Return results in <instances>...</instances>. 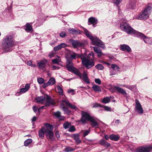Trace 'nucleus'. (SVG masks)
<instances>
[{"label":"nucleus","instance_id":"obj_1","mask_svg":"<svg viewBox=\"0 0 152 152\" xmlns=\"http://www.w3.org/2000/svg\"><path fill=\"white\" fill-rule=\"evenodd\" d=\"M85 34L92 42L93 45L99 46L103 49L105 47L104 43L97 37L91 35L90 32L86 29H84Z\"/></svg>","mask_w":152,"mask_h":152},{"label":"nucleus","instance_id":"obj_2","mask_svg":"<svg viewBox=\"0 0 152 152\" xmlns=\"http://www.w3.org/2000/svg\"><path fill=\"white\" fill-rule=\"evenodd\" d=\"M14 45L13 39L12 36H7L4 38L3 41L2 47L3 49L6 51L9 52L11 51V48Z\"/></svg>","mask_w":152,"mask_h":152},{"label":"nucleus","instance_id":"obj_3","mask_svg":"<svg viewBox=\"0 0 152 152\" xmlns=\"http://www.w3.org/2000/svg\"><path fill=\"white\" fill-rule=\"evenodd\" d=\"M152 7L149 5L147 6L143 10L139 15L136 18V19L140 20H146L148 18L151 13Z\"/></svg>","mask_w":152,"mask_h":152},{"label":"nucleus","instance_id":"obj_4","mask_svg":"<svg viewBox=\"0 0 152 152\" xmlns=\"http://www.w3.org/2000/svg\"><path fill=\"white\" fill-rule=\"evenodd\" d=\"M81 59L83 66L87 69H90L94 65L95 61L93 58L82 57H81Z\"/></svg>","mask_w":152,"mask_h":152},{"label":"nucleus","instance_id":"obj_5","mask_svg":"<svg viewBox=\"0 0 152 152\" xmlns=\"http://www.w3.org/2000/svg\"><path fill=\"white\" fill-rule=\"evenodd\" d=\"M45 127V134L48 139L52 140L53 138L54 134L53 132V127L50 124L45 123L44 124Z\"/></svg>","mask_w":152,"mask_h":152},{"label":"nucleus","instance_id":"obj_6","mask_svg":"<svg viewBox=\"0 0 152 152\" xmlns=\"http://www.w3.org/2000/svg\"><path fill=\"white\" fill-rule=\"evenodd\" d=\"M120 27L122 30L129 34H132L135 31V30L132 28L129 24L125 22L121 23L120 24Z\"/></svg>","mask_w":152,"mask_h":152},{"label":"nucleus","instance_id":"obj_7","mask_svg":"<svg viewBox=\"0 0 152 152\" xmlns=\"http://www.w3.org/2000/svg\"><path fill=\"white\" fill-rule=\"evenodd\" d=\"M81 121L83 124L85 123L86 121H89L92 117L88 113L83 111H81Z\"/></svg>","mask_w":152,"mask_h":152},{"label":"nucleus","instance_id":"obj_8","mask_svg":"<svg viewBox=\"0 0 152 152\" xmlns=\"http://www.w3.org/2000/svg\"><path fill=\"white\" fill-rule=\"evenodd\" d=\"M69 42L75 48L80 47H83L85 45V44L84 43L80 42L78 41L70 39L69 40Z\"/></svg>","mask_w":152,"mask_h":152},{"label":"nucleus","instance_id":"obj_9","mask_svg":"<svg viewBox=\"0 0 152 152\" xmlns=\"http://www.w3.org/2000/svg\"><path fill=\"white\" fill-rule=\"evenodd\" d=\"M66 64V68L67 70L72 72L75 68L73 66L72 60L70 58L67 59Z\"/></svg>","mask_w":152,"mask_h":152},{"label":"nucleus","instance_id":"obj_10","mask_svg":"<svg viewBox=\"0 0 152 152\" xmlns=\"http://www.w3.org/2000/svg\"><path fill=\"white\" fill-rule=\"evenodd\" d=\"M53 100L48 95H45V102L44 103L46 106H49L50 105H53L55 104Z\"/></svg>","mask_w":152,"mask_h":152},{"label":"nucleus","instance_id":"obj_11","mask_svg":"<svg viewBox=\"0 0 152 152\" xmlns=\"http://www.w3.org/2000/svg\"><path fill=\"white\" fill-rule=\"evenodd\" d=\"M151 149V148L150 147L141 146L137 149L136 152H150Z\"/></svg>","mask_w":152,"mask_h":152},{"label":"nucleus","instance_id":"obj_12","mask_svg":"<svg viewBox=\"0 0 152 152\" xmlns=\"http://www.w3.org/2000/svg\"><path fill=\"white\" fill-rule=\"evenodd\" d=\"M135 109L138 113L140 114H142L143 112L142 107L140 102L137 100H136Z\"/></svg>","mask_w":152,"mask_h":152},{"label":"nucleus","instance_id":"obj_13","mask_svg":"<svg viewBox=\"0 0 152 152\" xmlns=\"http://www.w3.org/2000/svg\"><path fill=\"white\" fill-rule=\"evenodd\" d=\"M63 103H65L67 106L69 107L71 109H75V110L77 109L75 106L72 105L67 100L64 99L61 100V104H62Z\"/></svg>","mask_w":152,"mask_h":152},{"label":"nucleus","instance_id":"obj_14","mask_svg":"<svg viewBox=\"0 0 152 152\" xmlns=\"http://www.w3.org/2000/svg\"><path fill=\"white\" fill-rule=\"evenodd\" d=\"M121 50L124 51H127L128 52L131 51V49L130 47L126 44L121 45L120 46Z\"/></svg>","mask_w":152,"mask_h":152},{"label":"nucleus","instance_id":"obj_15","mask_svg":"<svg viewBox=\"0 0 152 152\" xmlns=\"http://www.w3.org/2000/svg\"><path fill=\"white\" fill-rule=\"evenodd\" d=\"M69 54L70 56V58H67V59L68 58H70L72 60V59H75L78 58H81V57H83L81 55L73 52H70Z\"/></svg>","mask_w":152,"mask_h":152},{"label":"nucleus","instance_id":"obj_16","mask_svg":"<svg viewBox=\"0 0 152 152\" xmlns=\"http://www.w3.org/2000/svg\"><path fill=\"white\" fill-rule=\"evenodd\" d=\"M45 95L37 97L36 98V102L39 103L44 104L45 102Z\"/></svg>","mask_w":152,"mask_h":152},{"label":"nucleus","instance_id":"obj_17","mask_svg":"<svg viewBox=\"0 0 152 152\" xmlns=\"http://www.w3.org/2000/svg\"><path fill=\"white\" fill-rule=\"evenodd\" d=\"M47 62V60L46 59L41 60L37 62V65L39 68L41 69L44 68Z\"/></svg>","mask_w":152,"mask_h":152},{"label":"nucleus","instance_id":"obj_18","mask_svg":"<svg viewBox=\"0 0 152 152\" xmlns=\"http://www.w3.org/2000/svg\"><path fill=\"white\" fill-rule=\"evenodd\" d=\"M91 122V125L93 127H95L96 128H98L99 124L93 117L91 118L89 121Z\"/></svg>","mask_w":152,"mask_h":152},{"label":"nucleus","instance_id":"obj_19","mask_svg":"<svg viewBox=\"0 0 152 152\" xmlns=\"http://www.w3.org/2000/svg\"><path fill=\"white\" fill-rule=\"evenodd\" d=\"M93 48L94 51L97 54L98 57H100L104 55L99 48L95 46L93 47Z\"/></svg>","mask_w":152,"mask_h":152},{"label":"nucleus","instance_id":"obj_20","mask_svg":"<svg viewBox=\"0 0 152 152\" xmlns=\"http://www.w3.org/2000/svg\"><path fill=\"white\" fill-rule=\"evenodd\" d=\"M67 46L66 44L64 43H61L54 48V50L55 51H57Z\"/></svg>","mask_w":152,"mask_h":152},{"label":"nucleus","instance_id":"obj_21","mask_svg":"<svg viewBox=\"0 0 152 152\" xmlns=\"http://www.w3.org/2000/svg\"><path fill=\"white\" fill-rule=\"evenodd\" d=\"M114 88L118 92L121 93L123 95H125V96H126L127 95V93L123 89L117 86H114Z\"/></svg>","mask_w":152,"mask_h":152},{"label":"nucleus","instance_id":"obj_22","mask_svg":"<svg viewBox=\"0 0 152 152\" xmlns=\"http://www.w3.org/2000/svg\"><path fill=\"white\" fill-rule=\"evenodd\" d=\"M45 127H42L39 131V136L41 139H43L44 137V133H45Z\"/></svg>","mask_w":152,"mask_h":152},{"label":"nucleus","instance_id":"obj_23","mask_svg":"<svg viewBox=\"0 0 152 152\" xmlns=\"http://www.w3.org/2000/svg\"><path fill=\"white\" fill-rule=\"evenodd\" d=\"M83 80L87 84H89L90 83V82L89 80L87 74L86 72L84 71L83 74Z\"/></svg>","mask_w":152,"mask_h":152},{"label":"nucleus","instance_id":"obj_24","mask_svg":"<svg viewBox=\"0 0 152 152\" xmlns=\"http://www.w3.org/2000/svg\"><path fill=\"white\" fill-rule=\"evenodd\" d=\"M132 34H135L137 37L140 38L142 39H143L145 36L143 34L138 32L135 30L134 32Z\"/></svg>","mask_w":152,"mask_h":152},{"label":"nucleus","instance_id":"obj_25","mask_svg":"<svg viewBox=\"0 0 152 152\" xmlns=\"http://www.w3.org/2000/svg\"><path fill=\"white\" fill-rule=\"evenodd\" d=\"M32 23H26L25 29L27 32H29L32 30V26L30 24H32Z\"/></svg>","mask_w":152,"mask_h":152},{"label":"nucleus","instance_id":"obj_26","mask_svg":"<svg viewBox=\"0 0 152 152\" xmlns=\"http://www.w3.org/2000/svg\"><path fill=\"white\" fill-rule=\"evenodd\" d=\"M88 22L91 24H96L97 23V20L94 17H91L88 19ZM93 26H94V25Z\"/></svg>","mask_w":152,"mask_h":152},{"label":"nucleus","instance_id":"obj_27","mask_svg":"<svg viewBox=\"0 0 152 152\" xmlns=\"http://www.w3.org/2000/svg\"><path fill=\"white\" fill-rule=\"evenodd\" d=\"M99 144L104 147H108L110 146V144L103 140H100Z\"/></svg>","mask_w":152,"mask_h":152},{"label":"nucleus","instance_id":"obj_28","mask_svg":"<svg viewBox=\"0 0 152 152\" xmlns=\"http://www.w3.org/2000/svg\"><path fill=\"white\" fill-rule=\"evenodd\" d=\"M92 88L96 92H102L101 89L99 86L95 84L93 86Z\"/></svg>","mask_w":152,"mask_h":152},{"label":"nucleus","instance_id":"obj_29","mask_svg":"<svg viewBox=\"0 0 152 152\" xmlns=\"http://www.w3.org/2000/svg\"><path fill=\"white\" fill-rule=\"evenodd\" d=\"M72 72L75 74L77 76H78L80 79L82 78V76L80 72L77 69L75 68Z\"/></svg>","mask_w":152,"mask_h":152},{"label":"nucleus","instance_id":"obj_30","mask_svg":"<svg viewBox=\"0 0 152 152\" xmlns=\"http://www.w3.org/2000/svg\"><path fill=\"white\" fill-rule=\"evenodd\" d=\"M144 42L148 44H152V40L148 37H145L143 39Z\"/></svg>","mask_w":152,"mask_h":152},{"label":"nucleus","instance_id":"obj_31","mask_svg":"<svg viewBox=\"0 0 152 152\" xmlns=\"http://www.w3.org/2000/svg\"><path fill=\"white\" fill-rule=\"evenodd\" d=\"M63 103L62 104H61V107H62L64 111L67 114H69L70 113L71 111L68 109L64 105Z\"/></svg>","mask_w":152,"mask_h":152},{"label":"nucleus","instance_id":"obj_32","mask_svg":"<svg viewBox=\"0 0 152 152\" xmlns=\"http://www.w3.org/2000/svg\"><path fill=\"white\" fill-rule=\"evenodd\" d=\"M110 139L111 140L117 141L119 139V137L117 136L114 134H111L110 136Z\"/></svg>","mask_w":152,"mask_h":152},{"label":"nucleus","instance_id":"obj_33","mask_svg":"<svg viewBox=\"0 0 152 152\" xmlns=\"http://www.w3.org/2000/svg\"><path fill=\"white\" fill-rule=\"evenodd\" d=\"M55 82V80L53 77L50 78L48 82V84H49V86H51L53 85Z\"/></svg>","mask_w":152,"mask_h":152},{"label":"nucleus","instance_id":"obj_34","mask_svg":"<svg viewBox=\"0 0 152 152\" xmlns=\"http://www.w3.org/2000/svg\"><path fill=\"white\" fill-rule=\"evenodd\" d=\"M75 149L71 147L66 146L64 148V151L66 152H69L74 151Z\"/></svg>","mask_w":152,"mask_h":152},{"label":"nucleus","instance_id":"obj_35","mask_svg":"<svg viewBox=\"0 0 152 152\" xmlns=\"http://www.w3.org/2000/svg\"><path fill=\"white\" fill-rule=\"evenodd\" d=\"M110 97H106L103 98L102 100V102L105 104L109 103L110 102Z\"/></svg>","mask_w":152,"mask_h":152},{"label":"nucleus","instance_id":"obj_36","mask_svg":"<svg viewBox=\"0 0 152 152\" xmlns=\"http://www.w3.org/2000/svg\"><path fill=\"white\" fill-rule=\"evenodd\" d=\"M60 61V57L58 56L57 58L53 59L52 61V62L54 64H58V63Z\"/></svg>","mask_w":152,"mask_h":152},{"label":"nucleus","instance_id":"obj_37","mask_svg":"<svg viewBox=\"0 0 152 152\" xmlns=\"http://www.w3.org/2000/svg\"><path fill=\"white\" fill-rule=\"evenodd\" d=\"M71 125V123L70 122H66L64 124L63 127L65 129H66L70 127Z\"/></svg>","mask_w":152,"mask_h":152},{"label":"nucleus","instance_id":"obj_38","mask_svg":"<svg viewBox=\"0 0 152 152\" xmlns=\"http://www.w3.org/2000/svg\"><path fill=\"white\" fill-rule=\"evenodd\" d=\"M32 142V140L31 139H28L26 140L24 142V145L27 146L30 144Z\"/></svg>","mask_w":152,"mask_h":152},{"label":"nucleus","instance_id":"obj_39","mask_svg":"<svg viewBox=\"0 0 152 152\" xmlns=\"http://www.w3.org/2000/svg\"><path fill=\"white\" fill-rule=\"evenodd\" d=\"M69 32L70 33L72 34H77L78 32V31L77 30L73 28L69 29Z\"/></svg>","mask_w":152,"mask_h":152},{"label":"nucleus","instance_id":"obj_40","mask_svg":"<svg viewBox=\"0 0 152 152\" xmlns=\"http://www.w3.org/2000/svg\"><path fill=\"white\" fill-rule=\"evenodd\" d=\"M111 2H112L116 5H118L121 2L122 0H109Z\"/></svg>","mask_w":152,"mask_h":152},{"label":"nucleus","instance_id":"obj_41","mask_svg":"<svg viewBox=\"0 0 152 152\" xmlns=\"http://www.w3.org/2000/svg\"><path fill=\"white\" fill-rule=\"evenodd\" d=\"M57 88L59 94L60 95H62L63 94V91L62 89L59 86H57Z\"/></svg>","mask_w":152,"mask_h":152},{"label":"nucleus","instance_id":"obj_42","mask_svg":"<svg viewBox=\"0 0 152 152\" xmlns=\"http://www.w3.org/2000/svg\"><path fill=\"white\" fill-rule=\"evenodd\" d=\"M95 67L99 70H103L104 69V67L101 64H98L95 66Z\"/></svg>","mask_w":152,"mask_h":152},{"label":"nucleus","instance_id":"obj_43","mask_svg":"<svg viewBox=\"0 0 152 152\" xmlns=\"http://www.w3.org/2000/svg\"><path fill=\"white\" fill-rule=\"evenodd\" d=\"M111 67L114 71H116L117 69H119V66L115 64H112L111 65Z\"/></svg>","mask_w":152,"mask_h":152},{"label":"nucleus","instance_id":"obj_44","mask_svg":"<svg viewBox=\"0 0 152 152\" xmlns=\"http://www.w3.org/2000/svg\"><path fill=\"white\" fill-rule=\"evenodd\" d=\"M86 58H90L94 59V55L93 52H91L88 54L87 57Z\"/></svg>","mask_w":152,"mask_h":152},{"label":"nucleus","instance_id":"obj_45","mask_svg":"<svg viewBox=\"0 0 152 152\" xmlns=\"http://www.w3.org/2000/svg\"><path fill=\"white\" fill-rule=\"evenodd\" d=\"M37 80L38 83L40 84L43 83L44 82V79L42 78H38Z\"/></svg>","mask_w":152,"mask_h":152},{"label":"nucleus","instance_id":"obj_46","mask_svg":"<svg viewBox=\"0 0 152 152\" xmlns=\"http://www.w3.org/2000/svg\"><path fill=\"white\" fill-rule=\"evenodd\" d=\"M54 116L57 118H58L61 115V113L59 111H57L54 113Z\"/></svg>","mask_w":152,"mask_h":152},{"label":"nucleus","instance_id":"obj_47","mask_svg":"<svg viewBox=\"0 0 152 152\" xmlns=\"http://www.w3.org/2000/svg\"><path fill=\"white\" fill-rule=\"evenodd\" d=\"M90 132V130L89 129L86 130V131H84L83 132V136H86L88 135V134Z\"/></svg>","mask_w":152,"mask_h":152},{"label":"nucleus","instance_id":"obj_48","mask_svg":"<svg viewBox=\"0 0 152 152\" xmlns=\"http://www.w3.org/2000/svg\"><path fill=\"white\" fill-rule=\"evenodd\" d=\"M124 86L130 90H132L135 87V86H129L124 85Z\"/></svg>","mask_w":152,"mask_h":152},{"label":"nucleus","instance_id":"obj_49","mask_svg":"<svg viewBox=\"0 0 152 152\" xmlns=\"http://www.w3.org/2000/svg\"><path fill=\"white\" fill-rule=\"evenodd\" d=\"M95 82L96 83L99 85H100L101 84V81L99 79H95Z\"/></svg>","mask_w":152,"mask_h":152},{"label":"nucleus","instance_id":"obj_50","mask_svg":"<svg viewBox=\"0 0 152 152\" xmlns=\"http://www.w3.org/2000/svg\"><path fill=\"white\" fill-rule=\"evenodd\" d=\"M75 127L74 126H71V127H70V128L69 129V132H72L75 131Z\"/></svg>","mask_w":152,"mask_h":152},{"label":"nucleus","instance_id":"obj_51","mask_svg":"<svg viewBox=\"0 0 152 152\" xmlns=\"http://www.w3.org/2000/svg\"><path fill=\"white\" fill-rule=\"evenodd\" d=\"M74 139H75L76 142L78 143H80L81 142V141L79 140L78 136H75L74 137Z\"/></svg>","mask_w":152,"mask_h":152},{"label":"nucleus","instance_id":"obj_52","mask_svg":"<svg viewBox=\"0 0 152 152\" xmlns=\"http://www.w3.org/2000/svg\"><path fill=\"white\" fill-rule=\"evenodd\" d=\"M39 108H38V107H37V106H34L33 107V111H34V112H35V113H36V112L38 111V109Z\"/></svg>","mask_w":152,"mask_h":152},{"label":"nucleus","instance_id":"obj_53","mask_svg":"<svg viewBox=\"0 0 152 152\" xmlns=\"http://www.w3.org/2000/svg\"><path fill=\"white\" fill-rule=\"evenodd\" d=\"M104 108L105 110L106 111H110L111 110V108L105 106Z\"/></svg>","mask_w":152,"mask_h":152},{"label":"nucleus","instance_id":"obj_54","mask_svg":"<svg viewBox=\"0 0 152 152\" xmlns=\"http://www.w3.org/2000/svg\"><path fill=\"white\" fill-rule=\"evenodd\" d=\"M30 87V85L28 84H26L25 88L26 90L28 91Z\"/></svg>","mask_w":152,"mask_h":152},{"label":"nucleus","instance_id":"obj_55","mask_svg":"<svg viewBox=\"0 0 152 152\" xmlns=\"http://www.w3.org/2000/svg\"><path fill=\"white\" fill-rule=\"evenodd\" d=\"M66 35V33L64 32H62L60 34V36L62 37H64Z\"/></svg>","mask_w":152,"mask_h":152},{"label":"nucleus","instance_id":"obj_56","mask_svg":"<svg viewBox=\"0 0 152 152\" xmlns=\"http://www.w3.org/2000/svg\"><path fill=\"white\" fill-rule=\"evenodd\" d=\"M27 91L25 88H21L20 89V92L21 93H25Z\"/></svg>","mask_w":152,"mask_h":152},{"label":"nucleus","instance_id":"obj_57","mask_svg":"<svg viewBox=\"0 0 152 152\" xmlns=\"http://www.w3.org/2000/svg\"><path fill=\"white\" fill-rule=\"evenodd\" d=\"M44 106H42L38 109V113L39 114H40V112L44 108Z\"/></svg>","mask_w":152,"mask_h":152},{"label":"nucleus","instance_id":"obj_58","mask_svg":"<svg viewBox=\"0 0 152 152\" xmlns=\"http://www.w3.org/2000/svg\"><path fill=\"white\" fill-rule=\"evenodd\" d=\"M49 84H48V82L46 83H44L42 85V87L44 88H45L48 87V86H49Z\"/></svg>","mask_w":152,"mask_h":152},{"label":"nucleus","instance_id":"obj_59","mask_svg":"<svg viewBox=\"0 0 152 152\" xmlns=\"http://www.w3.org/2000/svg\"><path fill=\"white\" fill-rule=\"evenodd\" d=\"M58 118L59 120L60 121H63L65 119V118L64 116H61V115Z\"/></svg>","mask_w":152,"mask_h":152},{"label":"nucleus","instance_id":"obj_60","mask_svg":"<svg viewBox=\"0 0 152 152\" xmlns=\"http://www.w3.org/2000/svg\"><path fill=\"white\" fill-rule=\"evenodd\" d=\"M55 134L56 137L58 139L60 138V135L58 131L56 132Z\"/></svg>","mask_w":152,"mask_h":152},{"label":"nucleus","instance_id":"obj_61","mask_svg":"<svg viewBox=\"0 0 152 152\" xmlns=\"http://www.w3.org/2000/svg\"><path fill=\"white\" fill-rule=\"evenodd\" d=\"M74 91V90L72 89H70L69 90H68V92L69 93H72V95H74L75 94L73 93V92Z\"/></svg>","mask_w":152,"mask_h":152},{"label":"nucleus","instance_id":"obj_62","mask_svg":"<svg viewBox=\"0 0 152 152\" xmlns=\"http://www.w3.org/2000/svg\"><path fill=\"white\" fill-rule=\"evenodd\" d=\"M52 68H53V70H55L56 69H59V67H58L57 66H56L55 65H53L52 66Z\"/></svg>","mask_w":152,"mask_h":152},{"label":"nucleus","instance_id":"obj_63","mask_svg":"<svg viewBox=\"0 0 152 152\" xmlns=\"http://www.w3.org/2000/svg\"><path fill=\"white\" fill-rule=\"evenodd\" d=\"M54 56V53L53 52H51L48 55V56L50 58H52Z\"/></svg>","mask_w":152,"mask_h":152},{"label":"nucleus","instance_id":"obj_64","mask_svg":"<svg viewBox=\"0 0 152 152\" xmlns=\"http://www.w3.org/2000/svg\"><path fill=\"white\" fill-rule=\"evenodd\" d=\"M32 61H29L27 62V64L29 66H31L32 64Z\"/></svg>","mask_w":152,"mask_h":152}]
</instances>
